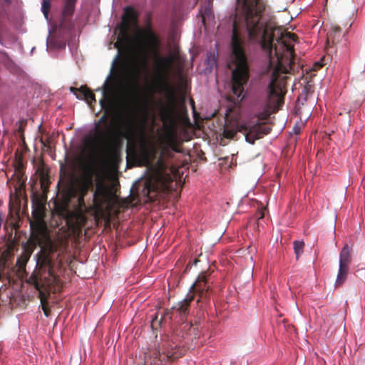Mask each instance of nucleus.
Returning <instances> with one entry per match:
<instances>
[{
  "label": "nucleus",
  "instance_id": "1",
  "mask_svg": "<svg viewBox=\"0 0 365 365\" xmlns=\"http://www.w3.org/2000/svg\"><path fill=\"white\" fill-rule=\"evenodd\" d=\"M48 247H41L37 255L36 267L34 272L27 279L26 282L33 285L38 291L42 309L46 316H48L49 309L46 307L47 300L51 292H59L61 282L57 270L61 269V262L54 261L52 255L57 251Z\"/></svg>",
  "mask_w": 365,
  "mask_h": 365
},
{
  "label": "nucleus",
  "instance_id": "2",
  "mask_svg": "<svg viewBox=\"0 0 365 365\" xmlns=\"http://www.w3.org/2000/svg\"><path fill=\"white\" fill-rule=\"evenodd\" d=\"M49 180L46 176H41L40 179L42 194L34 192L31 195L32 217L30 220L31 237L29 242L34 247H48L53 249L58 247L50 237L47 225L45 220L46 217V192L49 186Z\"/></svg>",
  "mask_w": 365,
  "mask_h": 365
},
{
  "label": "nucleus",
  "instance_id": "3",
  "mask_svg": "<svg viewBox=\"0 0 365 365\" xmlns=\"http://www.w3.org/2000/svg\"><path fill=\"white\" fill-rule=\"evenodd\" d=\"M105 97L106 91L104 90L100 104L101 108L106 110L95 125V134L92 141L106 151L111 159L115 160L120 158L122 143L116 139L113 127L108 123L110 111L108 108Z\"/></svg>",
  "mask_w": 365,
  "mask_h": 365
},
{
  "label": "nucleus",
  "instance_id": "4",
  "mask_svg": "<svg viewBox=\"0 0 365 365\" xmlns=\"http://www.w3.org/2000/svg\"><path fill=\"white\" fill-rule=\"evenodd\" d=\"M149 51L156 60L155 70L156 73L157 86L159 92L172 93L169 74L173 63V57L162 56L160 54V41L159 37L150 29L145 33Z\"/></svg>",
  "mask_w": 365,
  "mask_h": 365
},
{
  "label": "nucleus",
  "instance_id": "5",
  "mask_svg": "<svg viewBox=\"0 0 365 365\" xmlns=\"http://www.w3.org/2000/svg\"><path fill=\"white\" fill-rule=\"evenodd\" d=\"M271 128L265 123H256L253 125L245 123L237 125L235 127L226 125L223 130V136L227 139H234L237 132L243 133L245 135V140L250 144H254L256 140L263 138L269 134Z\"/></svg>",
  "mask_w": 365,
  "mask_h": 365
},
{
  "label": "nucleus",
  "instance_id": "6",
  "mask_svg": "<svg viewBox=\"0 0 365 365\" xmlns=\"http://www.w3.org/2000/svg\"><path fill=\"white\" fill-rule=\"evenodd\" d=\"M122 24L120 25L119 36L114 47L118 49V56L127 54L130 50L132 37L129 34L131 25L137 24L138 18L135 11L130 7H126L125 14L122 18Z\"/></svg>",
  "mask_w": 365,
  "mask_h": 365
},
{
  "label": "nucleus",
  "instance_id": "7",
  "mask_svg": "<svg viewBox=\"0 0 365 365\" xmlns=\"http://www.w3.org/2000/svg\"><path fill=\"white\" fill-rule=\"evenodd\" d=\"M93 187V177L91 174L84 175L76 186L72 182L66 184L62 188L64 200L69 201L71 198L78 197L80 205H84V198L88 191Z\"/></svg>",
  "mask_w": 365,
  "mask_h": 365
},
{
  "label": "nucleus",
  "instance_id": "8",
  "mask_svg": "<svg viewBox=\"0 0 365 365\" xmlns=\"http://www.w3.org/2000/svg\"><path fill=\"white\" fill-rule=\"evenodd\" d=\"M190 294H197L198 299L197 303L200 304V307L207 304L210 299V289L207 285V277L204 274L198 276L196 282L193 284L190 289Z\"/></svg>",
  "mask_w": 365,
  "mask_h": 365
},
{
  "label": "nucleus",
  "instance_id": "9",
  "mask_svg": "<svg viewBox=\"0 0 365 365\" xmlns=\"http://www.w3.org/2000/svg\"><path fill=\"white\" fill-rule=\"evenodd\" d=\"M351 249L345 245L339 255V269L335 282V287L341 286L346 280L351 262Z\"/></svg>",
  "mask_w": 365,
  "mask_h": 365
},
{
  "label": "nucleus",
  "instance_id": "10",
  "mask_svg": "<svg viewBox=\"0 0 365 365\" xmlns=\"http://www.w3.org/2000/svg\"><path fill=\"white\" fill-rule=\"evenodd\" d=\"M175 356L172 351L158 350L145 356L144 365H162L163 361L173 360Z\"/></svg>",
  "mask_w": 365,
  "mask_h": 365
},
{
  "label": "nucleus",
  "instance_id": "11",
  "mask_svg": "<svg viewBox=\"0 0 365 365\" xmlns=\"http://www.w3.org/2000/svg\"><path fill=\"white\" fill-rule=\"evenodd\" d=\"M194 299V295L187 294L186 297L176 306L173 307L174 312L180 315V319L184 320L189 314L190 304Z\"/></svg>",
  "mask_w": 365,
  "mask_h": 365
},
{
  "label": "nucleus",
  "instance_id": "12",
  "mask_svg": "<svg viewBox=\"0 0 365 365\" xmlns=\"http://www.w3.org/2000/svg\"><path fill=\"white\" fill-rule=\"evenodd\" d=\"M160 115L161 120L165 125H175V106L173 102H170L167 106L161 108Z\"/></svg>",
  "mask_w": 365,
  "mask_h": 365
},
{
  "label": "nucleus",
  "instance_id": "13",
  "mask_svg": "<svg viewBox=\"0 0 365 365\" xmlns=\"http://www.w3.org/2000/svg\"><path fill=\"white\" fill-rule=\"evenodd\" d=\"M107 197V189L103 183H98L93 193V204L96 207H101L105 202Z\"/></svg>",
  "mask_w": 365,
  "mask_h": 365
},
{
  "label": "nucleus",
  "instance_id": "14",
  "mask_svg": "<svg viewBox=\"0 0 365 365\" xmlns=\"http://www.w3.org/2000/svg\"><path fill=\"white\" fill-rule=\"evenodd\" d=\"M81 93L77 96L78 99L84 100L91 106L96 102L95 94L86 86H81Z\"/></svg>",
  "mask_w": 365,
  "mask_h": 365
},
{
  "label": "nucleus",
  "instance_id": "15",
  "mask_svg": "<svg viewBox=\"0 0 365 365\" xmlns=\"http://www.w3.org/2000/svg\"><path fill=\"white\" fill-rule=\"evenodd\" d=\"M341 31V29L339 26H333L331 28L330 32L328 34L327 43H329L330 41H331L332 43H335L336 42H338L339 38L340 37Z\"/></svg>",
  "mask_w": 365,
  "mask_h": 365
},
{
  "label": "nucleus",
  "instance_id": "16",
  "mask_svg": "<svg viewBox=\"0 0 365 365\" xmlns=\"http://www.w3.org/2000/svg\"><path fill=\"white\" fill-rule=\"evenodd\" d=\"M76 0H66L63 9V15L65 16H71L75 9Z\"/></svg>",
  "mask_w": 365,
  "mask_h": 365
},
{
  "label": "nucleus",
  "instance_id": "17",
  "mask_svg": "<svg viewBox=\"0 0 365 365\" xmlns=\"http://www.w3.org/2000/svg\"><path fill=\"white\" fill-rule=\"evenodd\" d=\"M294 250L296 255V259H298L299 256L303 253L304 242L303 241H294L293 242Z\"/></svg>",
  "mask_w": 365,
  "mask_h": 365
},
{
  "label": "nucleus",
  "instance_id": "18",
  "mask_svg": "<svg viewBox=\"0 0 365 365\" xmlns=\"http://www.w3.org/2000/svg\"><path fill=\"white\" fill-rule=\"evenodd\" d=\"M32 252L33 250H26L25 253L19 259H18L17 263L19 264L20 267L22 268L25 267L26 264L30 258Z\"/></svg>",
  "mask_w": 365,
  "mask_h": 365
},
{
  "label": "nucleus",
  "instance_id": "19",
  "mask_svg": "<svg viewBox=\"0 0 365 365\" xmlns=\"http://www.w3.org/2000/svg\"><path fill=\"white\" fill-rule=\"evenodd\" d=\"M14 175H16V182L14 185V187L16 191L18 189H21L23 186H24V180L23 179V174L19 170L17 173H15Z\"/></svg>",
  "mask_w": 365,
  "mask_h": 365
},
{
  "label": "nucleus",
  "instance_id": "20",
  "mask_svg": "<svg viewBox=\"0 0 365 365\" xmlns=\"http://www.w3.org/2000/svg\"><path fill=\"white\" fill-rule=\"evenodd\" d=\"M163 323L165 322L162 319V318H158V315L155 314V317L152 319L151 327L153 329H158Z\"/></svg>",
  "mask_w": 365,
  "mask_h": 365
},
{
  "label": "nucleus",
  "instance_id": "21",
  "mask_svg": "<svg viewBox=\"0 0 365 365\" xmlns=\"http://www.w3.org/2000/svg\"><path fill=\"white\" fill-rule=\"evenodd\" d=\"M174 314V309L173 307L170 309L165 310L164 313L161 315L162 319L166 322L168 319L172 320Z\"/></svg>",
  "mask_w": 365,
  "mask_h": 365
},
{
  "label": "nucleus",
  "instance_id": "22",
  "mask_svg": "<svg viewBox=\"0 0 365 365\" xmlns=\"http://www.w3.org/2000/svg\"><path fill=\"white\" fill-rule=\"evenodd\" d=\"M50 2L48 0H43L41 10L44 16L47 18L50 10Z\"/></svg>",
  "mask_w": 365,
  "mask_h": 365
},
{
  "label": "nucleus",
  "instance_id": "23",
  "mask_svg": "<svg viewBox=\"0 0 365 365\" xmlns=\"http://www.w3.org/2000/svg\"><path fill=\"white\" fill-rule=\"evenodd\" d=\"M151 190H155V185H152L151 182H147L145 183V187L143 190L144 193L148 195V197L151 200L152 197L150 196Z\"/></svg>",
  "mask_w": 365,
  "mask_h": 365
},
{
  "label": "nucleus",
  "instance_id": "24",
  "mask_svg": "<svg viewBox=\"0 0 365 365\" xmlns=\"http://www.w3.org/2000/svg\"><path fill=\"white\" fill-rule=\"evenodd\" d=\"M148 60V52L146 51H145L143 53V56L142 61H141V63L144 67H147Z\"/></svg>",
  "mask_w": 365,
  "mask_h": 365
},
{
  "label": "nucleus",
  "instance_id": "25",
  "mask_svg": "<svg viewBox=\"0 0 365 365\" xmlns=\"http://www.w3.org/2000/svg\"><path fill=\"white\" fill-rule=\"evenodd\" d=\"M70 91L71 93H73L76 97L80 96L81 93V87L79 88H75V87H70Z\"/></svg>",
  "mask_w": 365,
  "mask_h": 365
},
{
  "label": "nucleus",
  "instance_id": "26",
  "mask_svg": "<svg viewBox=\"0 0 365 365\" xmlns=\"http://www.w3.org/2000/svg\"><path fill=\"white\" fill-rule=\"evenodd\" d=\"M322 67V64L319 62H316L314 65H313V69L314 71H317L319 68H321Z\"/></svg>",
  "mask_w": 365,
  "mask_h": 365
},
{
  "label": "nucleus",
  "instance_id": "27",
  "mask_svg": "<svg viewBox=\"0 0 365 365\" xmlns=\"http://www.w3.org/2000/svg\"><path fill=\"white\" fill-rule=\"evenodd\" d=\"M260 115L261 116L259 117V120H265L269 117L268 113H266V114L261 113Z\"/></svg>",
  "mask_w": 365,
  "mask_h": 365
},
{
  "label": "nucleus",
  "instance_id": "28",
  "mask_svg": "<svg viewBox=\"0 0 365 365\" xmlns=\"http://www.w3.org/2000/svg\"><path fill=\"white\" fill-rule=\"evenodd\" d=\"M259 216H258V219H262L264 217V213L262 212H259Z\"/></svg>",
  "mask_w": 365,
  "mask_h": 365
},
{
  "label": "nucleus",
  "instance_id": "29",
  "mask_svg": "<svg viewBox=\"0 0 365 365\" xmlns=\"http://www.w3.org/2000/svg\"><path fill=\"white\" fill-rule=\"evenodd\" d=\"M173 150H175V152H179V150L176 145L173 146Z\"/></svg>",
  "mask_w": 365,
  "mask_h": 365
},
{
  "label": "nucleus",
  "instance_id": "30",
  "mask_svg": "<svg viewBox=\"0 0 365 365\" xmlns=\"http://www.w3.org/2000/svg\"><path fill=\"white\" fill-rule=\"evenodd\" d=\"M198 262V259H195L193 262V264H197V263Z\"/></svg>",
  "mask_w": 365,
  "mask_h": 365
},
{
  "label": "nucleus",
  "instance_id": "31",
  "mask_svg": "<svg viewBox=\"0 0 365 365\" xmlns=\"http://www.w3.org/2000/svg\"><path fill=\"white\" fill-rule=\"evenodd\" d=\"M191 103L193 105L194 104V101L193 100H191Z\"/></svg>",
  "mask_w": 365,
  "mask_h": 365
}]
</instances>
